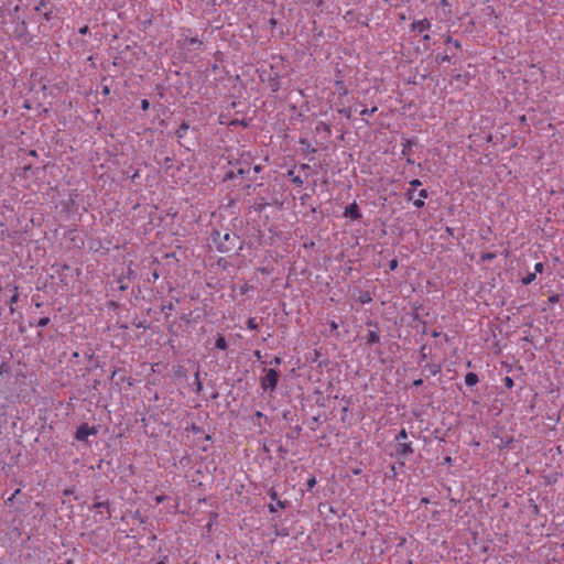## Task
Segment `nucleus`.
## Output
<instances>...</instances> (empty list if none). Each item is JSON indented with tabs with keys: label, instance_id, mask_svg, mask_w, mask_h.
<instances>
[{
	"label": "nucleus",
	"instance_id": "nucleus-1",
	"mask_svg": "<svg viewBox=\"0 0 564 564\" xmlns=\"http://www.w3.org/2000/svg\"><path fill=\"white\" fill-rule=\"evenodd\" d=\"M237 239H239V237L229 231L223 234L221 231L214 229L212 232V240L215 243L216 249L221 253L231 251L236 246Z\"/></svg>",
	"mask_w": 564,
	"mask_h": 564
},
{
	"label": "nucleus",
	"instance_id": "nucleus-2",
	"mask_svg": "<svg viewBox=\"0 0 564 564\" xmlns=\"http://www.w3.org/2000/svg\"><path fill=\"white\" fill-rule=\"evenodd\" d=\"M263 372H265V376L261 378V388L264 391H274L279 382V372L272 368H263Z\"/></svg>",
	"mask_w": 564,
	"mask_h": 564
},
{
	"label": "nucleus",
	"instance_id": "nucleus-3",
	"mask_svg": "<svg viewBox=\"0 0 564 564\" xmlns=\"http://www.w3.org/2000/svg\"><path fill=\"white\" fill-rule=\"evenodd\" d=\"M98 429L96 426H89L87 423L80 424L75 433V438L78 442L88 443V436L96 435Z\"/></svg>",
	"mask_w": 564,
	"mask_h": 564
},
{
	"label": "nucleus",
	"instance_id": "nucleus-4",
	"mask_svg": "<svg viewBox=\"0 0 564 564\" xmlns=\"http://www.w3.org/2000/svg\"><path fill=\"white\" fill-rule=\"evenodd\" d=\"M411 454H413L412 443H398L394 446V452L390 455L395 457L398 460L406 459Z\"/></svg>",
	"mask_w": 564,
	"mask_h": 564
},
{
	"label": "nucleus",
	"instance_id": "nucleus-5",
	"mask_svg": "<svg viewBox=\"0 0 564 564\" xmlns=\"http://www.w3.org/2000/svg\"><path fill=\"white\" fill-rule=\"evenodd\" d=\"M368 326H372L375 329L368 330L367 335L364 337L366 340V345L372 346L375 344H378L380 341V335L378 332V323L373 321L367 322Z\"/></svg>",
	"mask_w": 564,
	"mask_h": 564
},
{
	"label": "nucleus",
	"instance_id": "nucleus-6",
	"mask_svg": "<svg viewBox=\"0 0 564 564\" xmlns=\"http://www.w3.org/2000/svg\"><path fill=\"white\" fill-rule=\"evenodd\" d=\"M344 216L352 220H359L362 217L359 206L357 205L356 202H354L352 204L348 205L345 208Z\"/></svg>",
	"mask_w": 564,
	"mask_h": 564
},
{
	"label": "nucleus",
	"instance_id": "nucleus-7",
	"mask_svg": "<svg viewBox=\"0 0 564 564\" xmlns=\"http://www.w3.org/2000/svg\"><path fill=\"white\" fill-rule=\"evenodd\" d=\"M432 26V23L429 19H422V20H419V21H414L412 24H411V30L413 32H417V33H423L427 30H430Z\"/></svg>",
	"mask_w": 564,
	"mask_h": 564
},
{
	"label": "nucleus",
	"instance_id": "nucleus-8",
	"mask_svg": "<svg viewBox=\"0 0 564 564\" xmlns=\"http://www.w3.org/2000/svg\"><path fill=\"white\" fill-rule=\"evenodd\" d=\"M416 143L415 140L413 139H406V138H403L402 139V150H401V154L403 156H411L412 154V147Z\"/></svg>",
	"mask_w": 564,
	"mask_h": 564
},
{
	"label": "nucleus",
	"instance_id": "nucleus-9",
	"mask_svg": "<svg viewBox=\"0 0 564 564\" xmlns=\"http://www.w3.org/2000/svg\"><path fill=\"white\" fill-rule=\"evenodd\" d=\"M93 508L94 509H99V513L101 516H104V511L102 509H106L107 510V516L105 517L106 519L110 518L111 517V511H110V506H109V502L108 501H96L94 505H93Z\"/></svg>",
	"mask_w": 564,
	"mask_h": 564
},
{
	"label": "nucleus",
	"instance_id": "nucleus-10",
	"mask_svg": "<svg viewBox=\"0 0 564 564\" xmlns=\"http://www.w3.org/2000/svg\"><path fill=\"white\" fill-rule=\"evenodd\" d=\"M273 501H274V503H275V505L270 503V505L268 506L269 512H271V513H275V512L278 511V509H279V508H280V509H284V508H286V506H288V501H286V500H280V499L278 498V500H273Z\"/></svg>",
	"mask_w": 564,
	"mask_h": 564
},
{
	"label": "nucleus",
	"instance_id": "nucleus-11",
	"mask_svg": "<svg viewBox=\"0 0 564 564\" xmlns=\"http://www.w3.org/2000/svg\"><path fill=\"white\" fill-rule=\"evenodd\" d=\"M479 382V377L475 372H468L465 376V384L467 387H474Z\"/></svg>",
	"mask_w": 564,
	"mask_h": 564
},
{
	"label": "nucleus",
	"instance_id": "nucleus-12",
	"mask_svg": "<svg viewBox=\"0 0 564 564\" xmlns=\"http://www.w3.org/2000/svg\"><path fill=\"white\" fill-rule=\"evenodd\" d=\"M495 437L499 438V441H500V443L498 444V447L500 449L509 448L510 445L513 443V437L512 436L502 437V436H499L498 434H496Z\"/></svg>",
	"mask_w": 564,
	"mask_h": 564
},
{
	"label": "nucleus",
	"instance_id": "nucleus-13",
	"mask_svg": "<svg viewBox=\"0 0 564 564\" xmlns=\"http://www.w3.org/2000/svg\"><path fill=\"white\" fill-rule=\"evenodd\" d=\"M189 129V126L188 123H186L185 121L182 122L178 127V129L175 131V135L178 140H182L185 138L187 131Z\"/></svg>",
	"mask_w": 564,
	"mask_h": 564
},
{
	"label": "nucleus",
	"instance_id": "nucleus-14",
	"mask_svg": "<svg viewBox=\"0 0 564 564\" xmlns=\"http://www.w3.org/2000/svg\"><path fill=\"white\" fill-rule=\"evenodd\" d=\"M215 348H217L219 350H226L228 348L227 340L221 334L217 335V338L215 341Z\"/></svg>",
	"mask_w": 564,
	"mask_h": 564
},
{
	"label": "nucleus",
	"instance_id": "nucleus-15",
	"mask_svg": "<svg viewBox=\"0 0 564 564\" xmlns=\"http://www.w3.org/2000/svg\"><path fill=\"white\" fill-rule=\"evenodd\" d=\"M424 369L427 370L432 376H436L438 372H441V366L435 364H426Z\"/></svg>",
	"mask_w": 564,
	"mask_h": 564
},
{
	"label": "nucleus",
	"instance_id": "nucleus-16",
	"mask_svg": "<svg viewBox=\"0 0 564 564\" xmlns=\"http://www.w3.org/2000/svg\"><path fill=\"white\" fill-rule=\"evenodd\" d=\"M316 482V477L313 474H310L306 480V490L311 491L315 487Z\"/></svg>",
	"mask_w": 564,
	"mask_h": 564
},
{
	"label": "nucleus",
	"instance_id": "nucleus-17",
	"mask_svg": "<svg viewBox=\"0 0 564 564\" xmlns=\"http://www.w3.org/2000/svg\"><path fill=\"white\" fill-rule=\"evenodd\" d=\"M535 278H536L535 272L528 273L525 276L522 278L521 282L523 285H529L535 280Z\"/></svg>",
	"mask_w": 564,
	"mask_h": 564
},
{
	"label": "nucleus",
	"instance_id": "nucleus-18",
	"mask_svg": "<svg viewBox=\"0 0 564 564\" xmlns=\"http://www.w3.org/2000/svg\"><path fill=\"white\" fill-rule=\"evenodd\" d=\"M316 131L317 132H321V131H324L326 133H330V127L329 124H327L326 122H323V121H319L317 124H316Z\"/></svg>",
	"mask_w": 564,
	"mask_h": 564
},
{
	"label": "nucleus",
	"instance_id": "nucleus-19",
	"mask_svg": "<svg viewBox=\"0 0 564 564\" xmlns=\"http://www.w3.org/2000/svg\"><path fill=\"white\" fill-rule=\"evenodd\" d=\"M247 328L250 330H257L259 328V324L257 323L256 318L250 317L246 322Z\"/></svg>",
	"mask_w": 564,
	"mask_h": 564
},
{
	"label": "nucleus",
	"instance_id": "nucleus-20",
	"mask_svg": "<svg viewBox=\"0 0 564 564\" xmlns=\"http://www.w3.org/2000/svg\"><path fill=\"white\" fill-rule=\"evenodd\" d=\"M194 386H195V389H194L195 392H200L202 391L203 384H202V381L199 379V370H197L196 373H195Z\"/></svg>",
	"mask_w": 564,
	"mask_h": 564
},
{
	"label": "nucleus",
	"instance_id": "nucleus-21",
	"mask_svg": "<svg viewBox=\"0 0 564 564\" xmlns=\"http://www.w3.org/2000/svg\"><path fill=\"white\" fill-rule=\"evenodd\" d=\"M359 301L362 304L370 303L372 301V297L370 296L369 292H364L359 296Z\"/></svg>",
	"mask_w": 564,
	"mask_h": 564
},
{
	"label": "nucleus",
	"instance_id": "nucleus-22",
	"mask_svg": "<svg viewBox=\"0 0 564 564\" xmlns=\"http://www.w3.org/2000/svg\"><path fill=\"white\" fill-rule=\"evenodd\" d=\"M495 258H496V253H494V252H486V253H482L480 257L482 262H490Z\"/></svg>",
	"mask_w": 564,
	"mask_h": 564
},
{
	"label": "nucleus",
	"instance_id": "nucleus-23",
	"mask_svg": "<svg viewBox=\"0 0 564 564\" xmlns=\"http://www.w3.org/2000/svg\"><path fill=\"white\" fill-rule=\"evenodd\" d=\"M17 288H15V293L10 297V312L13 313L14 312V308H13V304H15L18 301H19V293L17 292Z\"/></svg>",
	"mask_w": 564,
	"mask_h": 564
},
{
	"label": "nucleus",
	"instance_id": "nucleus-24",
	"mask_svg": "<svg viewBox=\"0 0 564 564\" xmlns=\"http://www.w3.org/2000/svg\"><path fill=\"white\" fill-rule=\"evenodd\" d=\"M50 322H51L50 317L44 316V317H41V318L36 322V324H35V325H36V326H39V327H45V326H47V325L50 324Z\"/></svg>",
	"mask_w": 564,
	"mask_h": 564
},
{
	"label": "nucleus",
	"instance_id": "nucleus-25",
	"mask_svg": "<svg viewBox=\"0 0 564 564\" xmlns=\"http://www.w3.org/2000/svg\"><path fill=\"white\" fill-rule=\"evenodd\" d=\"M406 438H408V433H406L405 429H401V431L395 436V441L398 443H401L402 440H406Z\"/></svg>",
	"mask_w": 564,
	"mask_h": 564
},
{
	"label": "nucleus",
	"instance_id": "nucleus-26",
	"mask_svg": "<svg viewBox=\"0 0 564 564\" xmlns=\"http://www.w3.org/2000/svg\"><path fill=\"white\" fill-rule=\"evenodd\" d=\"M378 110V107L377 106H373L372 108L368 109V108H364L361 111H360V115L361 116H371L373 115L376 111Z\"/></svg>",
	"mask_w": 564,
	"mask_h": 564
},
{
	"label": "nucleus",
	"instance_id": "nucleus-27",
	"mask_svg": "<svg viewBox=\"0 0 564 564\" xmlns=\"http://www.w3.org/2000/svg\"><path fill=\"white\" fill-rule=\"evenodd\" d=\"M172 311H174V304L172 302L162 306V312H165L166 316H169Z\"/></svg>",
	"mask_w": 564,
	"mask_h": 564
},
{
	"label": "nucleus",
	"instance_id": "nucleus-28",
	"mask_svg": "<svg viewBox=\"0 0 564 564\" xmlns=\"http://www.w3.org/2000/svg\"><path fill=\"white\" fill-rule=\"evenodd\" d=\"M415 191L414 188H408L404 196H405V199L406 200H413L414 199V196H415Z\"/></svg>",
	"mask_w": 564,
	"mask_h": 564
},
{
	"label": "nucleus",
	"instance_id": "nucleus-29",
	"mask_svg": "<svg viewBox=\"0 0 564 564\" xmlns=\"http://www.w3.org/2000/svg\"><path fill=\"white\" fill-rule=\"evenodd\" d=\"M503 383L508 389H511L514 386L513 379L508 376L503 378Z\"/></svg>",
	"mask_w": 564,
	"mask_h": 564
},
{
	"label": "nucleus",
	"instance_id": "nucleus-30",
	"mask_svg": "<svg viewBox=\"0 0 564 564\" xmlns=\"http://www.w3.org/2000/svg\"><path fill=\"white\" fill-rule=\"evenodd\" d=\"M189 431H191L193 434H199V433H202V432H203V429H202L199 425H197V424L193 423V424L191 425V427H189Z\"/></svg>",
	"mask_w": 564,
	"mask_h": 564
},
{
	"label": "nucleus",
	"instance_id": "nucleus-31",
	"mask_svg": "<svg viewBox=\"0 0 564 564\" xmlns=\"http://www.w3.org/2000/svg\"><path fill=\"white\" fill-rule=\"evenodd\" d=\"M445 42L453 44V46H455L456 48H460L462 47L459 41L454 40L452 36H447Z\"/></svg>",
	"mask_w": 564,
	"mask_h": 564
},
{
	"label": "nucleus",
	"instance_id": "nucleus-32",
	"mask_svg": "<svg viewBox=\"0 0 564 564\" xmlns=\"http://www.w3.org/2000/svg\"><path fill=\"white\" fill-rule=\"evenodd\" d=\"M50 0H40L37 6L35 7V10L37 12L42 11L43 8H45L48 4Z\"/></svg>",
	"mask_w": 564,
	"mask_h": 564
},
{
	"label": "nucleus",
	"instance_id": "nucleus-33",
	"mask_svg": "<svg viewBox=\"0 0 564 564\" xmlns=\"http://www.w3.org/2000/svg\"><path fill=\"white\" fill-rule=\"evenodd\" d=\"M268 495H269L271 500H278L279 495H278V491L274 488H270L268 490Z\"/></svg>",
	"mask_w": 564,
	"mask_h": 564
},
{
	"label": "nucleus",
	"instance_id": "nucleus-34",
	"mask_svg": "<svg viewBox=\"0 0 564 564\" xmlns=\"http://www.w3.org/2000/svg\"><path fill=\"white\" fill-rule=\"evenodd\" d=\"M339 113L346 117L347 119L351 118V109L350 108H344L339 109Z\"/></svg>",
	"mask_w": 564,
	"mask_h": 564
},
{
	"label": "nucleus",
	"instance_id": "nucleus-35",
	"mask_svg": "<svg viewBox=\"0 0 564 564\" xmlns=\"http://www.w3.org/2000/svg\"><path fill=\"white\" fill-rule=\"evenodd\" d=\"M413 205L416 207V208H423L425 203H424V199L423 198H416V199H413Z\"/></svg>",
	"mask_w": 564,
	"mask_h": 564
},
{
	"label": "nucleus",
	"instance_id": "nucleus-36",
	"mask_svg": "<svg viewBox=\"0 0 564 564\" xmlns=\"http://www.w3.org/2000/svg\"><path fill=\"white\" fill-rule=\"evenodd\" d=\"M398 264H399V262H398L397 258L390 260L389 264H388L389 270L394 271L398 268Z\"/></svg>",
	"mask_w": 564,
	"mask_h": 564
},
{
	"label": "nucleus",
	"instance_id": "nucleus-37",
	"mask_svg": "<svg viewBox=\"0 0 564 564\" xmlns=\"http://www.w3.org/2000/svg\"><path fill=\"white\" fill-rule=\"evenodd\" d=\"M270 87L272 88V91L279 90V79L274 78L270 80Z\"/></svg>",
	"mask_w": 564,
	"mask_h": 564
},
{
	"label": "nucleus",
	"instance_id": "nucleus-38",
	"mask_svg": "<svg viewBox=\"0 0 564 564\" xmlns=\"http://www.w3.org/2000/svg\"><path fill=\"white\" fill-rule=\"evenodd\" d=\"M189 44L199 48L203 45V42L197 37H192L189 40Z\"/></svg>",
	"mask_w": 564,
	"mask_h": 564
},
{
	"label": "nucleus",
	"instance_id": "nucleus-39",
	"mask_svg": "<svg viewBox=\"0 0 564 564\" xmlns=\"http://www.w3.org/2000/svg\"><path fill=\"white\" fill-rule=\"evenodd\" d=\"M421 185H422V182L419 178H414V180L410 181L411 188L416 189Z\"/></svg>",
	"mask_w": 564,
	"mask_h": 564
},
{
	"label": "nucleus",
	"instance_id": "nucleus-40",
	"mask_svg": "<svg viewBox=\"0 0 564 564\" xmlns=\"http://www.w3.org/2000/svg\"><path fill=\"white\" fill-rule=\"evenodd\" d=\"M431 335H432V337L437 338V337L442 336V333H441V332H437V330H433V332L431 333ZM443 337H444V340H445V341H448V336H447V334H443Z\"/></svg>",
	"mask_w": 564,
	"mask_h": 564
},
{
	"label": "nucleus",
	"instance_id": "nucleus-41",
	"mask_svg": "<svg viewBox=\"0 0 564 564\" xmlns=\"http://www.w3.org/2000/svg\"><path fill=\"white\" fill-rule=\"evenodd\" d=\"M436 59L440 63H446V62L451 61V57L447 54H444V55H437Z\"/></svg>",
	"mask_w": 564,
	"mask_h": 564
},
{
	"label": "nucleus",
	"instance_id": "nucleus-42",
	"mask_svg": "<svg viewBox=\"0 0 564 564\" xmlns=\"http://www.w3.org/2000/svg\"><path fill=\"white\" fill-rule=\"evenodd\" d=\"M417 195H419V198L425 199L430 196V193L427 192V189L423 188V189L419 191Z\"/></svg>",
	"mask_w": 564,
	"mask_h": 564
},
{
	"label": "nucleus",
	"instance_id": "nucleus-43",
	"mask_svg": "<svg viewBox=\"0 0 564 564\" xmlns=\"http://www.w3.org/2000/svg\"><path fill=\"white\" fill-rule=\"evenodd\" d=\"M544 270V264L542 262H538L535 263L534 265V272L536 273H542Z\"/></svg>",
	"mask_w": 564,
	"mask_h": 564
},
{
	"label": "nucleus",
	"instance_id": "nucleus-44",
	"mask_svg": "<svg viewBox=\"0 0 564 564\" xmlns=\"http://www.w3.org/2000/svg\"><path fill=\"white\" fill-rule=\"evenodd\" d=\"M250 172V167H240L237 170V175H240V176H245L246 174H249Z\"/></svg>",
	"mask_w": 564,
	"mask_h": 564
},
{
	"label": "nucleus",
	"instance_id": "nucleus-45",
	"mask_svg": "<svg viewBox=\"0 0 564 564\" xmlns=\"http://www.w3.org/2000/svg\"><path fill=\"white\" fill-rule=\"evenodd\" d=\"M140 106L143 111H147L150 108V102L148 99H142Z\"/></svg>",
	"mask_w": 564,
	"mask_h": 564
},
{
	"label": "nucleus",
	"instance_id": "nucleus-46",
	"mask_svg": "<svg viewBox=\"0 0 564 564\" xmlns=\"http://www.w3.org/2000/svg\"><path fill=\"white\" fill-rule=\"evenodd\" d=\"M292 182L297 185V186H302L303 185V180L301 178V176L296 175L292 178Z\"/></svg>",
	"mask_w": 564,
	"mask_h": 564
},
{
	"label": "nucleus",
	"instance_id": "nucleus-47",
	"mask_svg": "<svg viewBox=\"0 0 564 564\" xmlns=\"http://www.w3.org/2000/svg\"><path fill=\"white\" fill-rule=\"evenodd\" d=\"M237 176V172L230 171L225 175V180H234Z\"/></svg>",
	"mask_w": 564,
	"mask_h": 564
},
{
	"label": "nucleus",
	"instance_id": "nucleus-48",
	"mask_svg": "<svg viewBox=\"0 0 564 564\" xmlns=\"http://www.w3.org/2000/svg\"><path fill=\"white\" fill-rule=\"evenodd\" d=\"M254 417L260 420V419H264L265 421L268 420V416L265 414H263L261 411H257L254 413Z\"/></svg>",
	"mask_w": 564,
	"mask_h": 564
},
{
	"label": "nucleus",
	"instance_id": "nucleus-49",
	"mask_svg": "<svg viewBox=\"0 0 564 564\" xmlns=\"http://www.w3.org/2000/svg\"><path fill=\"white\" fill-rule=\"evenodd\" d=\"M329 328H330V332H335V330H337V329H338V323H337V322H335V321H332V322L329 323Z\"/></svg>",
	"mask_w": 564,
	"mask_h": 564
},
{
	"label": "nucleus",
	"instance_id": "nucleus-50",
	"mask_svg": "<svg viewBox=\"0 0 564 564\" xmlns=\"http://www.w3.org/2000/svg\"><path fill=\"white\" fill-rule=\"evenodd\" d=\"M281 361H282V360H281V358H280V357H278V356H275V357L270 361V364H271V365H274V366H279V365L281 364Z\"/></svg>",
	"mask_w": 564,
	"mask_h": 564
},
{
	"label": "nucleus",
	"instance_id": "nucleus-51",
	"mask_svg": "<svg viewBox=\"0 0 564 564\" xmlns=\"http://www.w3.org/2000/svg\"><path fill=\"white\" fill-rule=\"evenodd\" d=\"M421 360H425L427 355L425 352V346H422L420 349Z\"/></svg>",
	"mask_w": 564,
	"mask_h": 564
},
{
	"label": "nucleus",
	"instance_id": "nucleus-52",
	"mask_svg": "<svg viewBox=\"0 0 564 564\" xmlns=\"http://www.w3.org/2000/svg\"><path fill=\"white\" fill-rule=\"evenodd\" d=\"M88 31H89V28H88L87 25H85V26H83V28H80V29H79V33H80V34H87V33H88Z\"/></svg>",
	"mask_w": 564,
	"mask_h": 564
},
{
	"label": "nucleus",
	"instance_id": "nucleus-53",
	"mask_svg": "<svg viewBox=\"0 0 564 564\" xmlns=\"http://www.w3.org/2000/svg\"><path fill=\"white\" fill-rule=\"evenodd\" d=\"M269 24H270L272 28L276 26V24H278L276 19L271 18V19L269 20Z\"/></svg>",
	"mask_w": 564,
	"mask_h": 564
},
{
	"label": "nucleus",
	"instance_id": "nucleus-54",
	"mask_svg": "<svg viewBox=\"0 0 564 564\" xmlns=\"http://www.w3.org/2000/svg\"><path fill=\"white\" fill-rule=\"evenodd\" d=\"M422 384H423V380L422 379H416V380L413 381V386L414 387H420Z\"/></svg>",
	"mask_w": 564,
	"mask_h": 564
},
{
	"label": "nucleus",
	"instance_id": "nucleus-55",
	"mask_svg": "<svg viewBox=\"0 0 564 564\" xmlns=\"http://www.w3.org/2000/svg\"><path fill=\"white\" fill-rule=\"evenodd\" d=\"M427 503H430V499L429 498H426V497L421 498L420 505H427Z\"/></svg>",
	"mask_w": 564,
	"mask_h": 564
},
{
	"label": "nucleus",
	"instance_id": "nucleus-56",
	"mask_svg": "<svg viewBox=\"0 0 564 564\" xmlns=\"http://www.w3.org/2000/svg\"><path fill=\"white\" fill-rule=\"evenodd\" d=\"M485 141H486L487 143H491V142H492V135H491L490 133L486 134V137H485Z\"/></svg>",
	"mask_w": 564,
	"mask_h": 564
},
{
	"label": "nucleus",
	"instance_id": "nucleus-57",
	"mask_svg": "<svg viewBox=\"0 0 564 564\" xmlns=\"http://www.w3.org/2000/svg\"><path fill=\"white\" fill-rule=\"evenodd\" d=\"M167 556H163L156 564H166Z\"/></svg>",
	"mask_w": 564,
	"mask_h": 564
},
{
	"label": "nucleus",
	"instance_id": "nucleus-58",
	"mask_svg": "<svg viewBox=\"0 0 564 564\" xmlns=\"http://www.w3.org/2000/svg\"><path fill=\"white\" fill-rule=\"evenodd\" d=\"M550 302L554 303V302H557L558 301V295H553V296H550Z\"/></svg>",
	"mask_w": 564,
	"mask_h": 564
},
{
	"label": "nucleus",
	"instance_id": "nucleus-59",
	"mask_svg": "<svg viewBox=\"0 0 564 564\" xmlns=\"http://www.w3.org/2000/svg\"><path fill=\"white\" fill-rule=\"evenodd\" d=\"M62 271L69 270V265L67 263H64L61 265Z\"/></svg>",
	"mask_w": 564,
	"mask_h": 564
},
{
	"label": "nucleus",
	"instance_id": "nucleus-60",
	"mask_svg": "<svg viewBox=\"0 0 564 564\" xmlns=\"http://www.w3.org/2000/svg\"><path fill=\"white\" fill-rule=\"evenodd\" d=\"M300 143H301V144H305L307 148H310V143L307 142V140H306V139H301V140H300Z\"/></svg>",
	"mask_w": 564,
	"mask_h": 564
},
{
	"label": "nucleus",
	"instance_id": "nucleus-61",
	"mask_svg": "<svg viewBox=\"0 0 564 564\" xmlns=\"http://www.w3.org/2000/svg\"><path fill=\"white\" fill-rule=\"evenodd\" d=\"M102 93H104L105 95H109V93H110L109 87H108V86H105V87H104V89H102Z\"/></svg>",
	"mask_w": 564,
	"mask_h": 564
},
{
	"label": "nucleus",
	"instance_id": "nucleus-62",
	"mask_svg": "<svg viewBox=\"0 0 564 564\" xmlns=\"http://www.w3.org/2000/svg\"><path fill=\"white\" fill-rule=\"evenodd\" d=\"M44 18L46 21H50L51 20V12H45L44 13Z\"/></svg>",
	"mask_w": 564,
	"mask_h": 564
},
{
	"label": "nucleus",
	"instance_id": "nucleus-63",
	"mask_svg": "<svg viewBox=\"0 0 564 564\" xmlns=\"http://www.w3.org/2000/svg\"><path fill=\"white\" fill-rule=\"evenodd\" d=\"M430 40H431V36H430L429 34H425V35L423 36V41H424V42H429Z\"/></svg>",
	"mask_w": 564,
	"mask_h": 564
},
{
	"label": "nucleus",
	"instance_id": "nucleus-64",
	"mask_svg": "<svg viewBox=\"0 0 564 564\" xmlns=\"http://www.w3.org/2000/svg\"><path fill=\"white\" fill-rule=\"evenodd\" d=\"M152 276H153V280H158V279H159V273H158V271H154V272L152 273Z\"/></svg>",
	"mask_w": 564,
	"mask_h": 564
}]
</instances>
